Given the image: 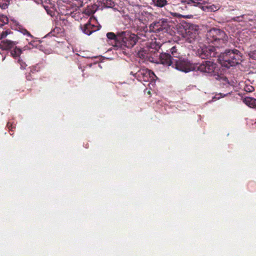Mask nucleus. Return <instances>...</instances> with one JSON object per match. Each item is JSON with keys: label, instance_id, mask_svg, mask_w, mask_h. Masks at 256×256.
Listing matches in <instances>:
<instances>
[{"label": "nucleus", "instance_id": "1", "mask_svg": "<svg viewBox=\"0 0 256 256\" xmlns=\"http://www.w3.org/2000/svg\"><path fill=\"white\" fill-rule=\"evenodd\" d=\"M160 62L166 66H172L180 71L188 72L194 70L195 64H193L187 58L179 57L174 59L170 54L160 52Z\"/></svg>", "mask_w": 256, "mask_h": 256}, {"label": "nucleus", "instance_id": "2", "mask_svg": "<svg viewBox=\"0 0 256 256\" xmlns=\"http://www.w3.org/2000/svg\"><path fill=\"white\" fill-rule=\"evenodd\" d=\"M206 41L208 44H212L218 50L224 47L228 42V36L225 32L219 28H212L208 31L206 34Z\"/></svg>", "mask_w": 256, "mask_h": 256}, {"label": "nucleus", "instance_id": "3", "mask_svg": "<svg viewBox=\"0 0 256 256\" xmlns=\"http://www.w3.org/2000/svg\"><path fill=\"white\" fill-rule=\"evenodd\" d=\"M218 57L222 65L226 68L235 66L241 62L240 52L236 49L226 50L224 52H220Z\"/></svg>", "mask_w": 256, "mask_h": 256}, {"label": "nucleus", "instance_id": "4", "mask_svg": "<svg viewBox=\"0 0 256 256\" xmlns=\"http://www.w3.org/2000/svg\"><path fill=\"white\" fill-rule=\"evenodd\" d=\"M120 40L116 44L117 50H119L125 55L128 54L124 48H131L137 42L138 36L130 32H122L120 35Z\"/></svg>", "mask_w": 256, "mask_h": 256}, {"label": "nucleus", "instance_id": "5", "mask_svg": "<svg viewBox=\"0 0 256 256\" xmlns=\"http://www.w3.org/2000/svg\"><path fill=\"white\" fill-rule=\"evenodd\" d=\"M182 6L181 8L184 10L192 12L194 6L202 8L203 10L208 12H216L219 9L218 6L214 4H206L202 6V0H180Z\"/></svg>", "mask_w": 256, "mask_h": 256}, {"label": "nucleus", "instance_id": "6", "mask_svg": "<svg viewBox=\"0 0 256 256\" xmlns=\"http://www.w3.org/2000/svg\"><path fill=\"white\" fill-rule=\"evenodd\" d=\"M194 70H198L210 76H213L216 80H219L221 78L218 74V68L217 64L210 61L206 60L201 64H195Z\"/></svg>", "mask_w": 256, "mask_h": 256}, {"label": "nucleus", "instance_id": "7", "mask_svg": "<svg viewBox=\"0 0 256 256\" xmlns=\"http://www.w3.org/2000/svg\"><path fill=\"white\" fill-rule=\"evenodd\" d=\"M130 74L134 76L140 82H150L154 80L156 76L154 72L148 68H142L140 69L138 72H131Z\"/></svg>", "mask_w": 256, "mask_h": 256}, {"label": "nucleus", "instance_id": "8", "mask_svg": "<svg viewBox=\"0 0 256 256\" xmlns=\"http://www.w3.org/2000/svg\"><path fill=\"white\" fill-rule=\"evenodd\" d=\"M218 50L212 46H205L198 50V54L200 58L203 59L218 57L220 52L218 51Z\"/></svg>", "mask_w": 256, "mask_h": 256}, {"label": "nucleus", "instance_id": "9", "mask_svg": "<svg viewBox=\"0 0 256 256\" xmlns=\"http://www.w3.org/2000/svg\"><path fill=\"white\" fill-rule=\"evenodd\" d=\"M168 26V21L166 19H162L158 22L152 23L150 26V30L154 32H158L166 30Z\"/></svg>", "mask_w": 256, "mask_h": 256}, {"label": "nucleus", "instance_id": "10", "mask_svg": "<svg viewBox=\"0 0 256 256\" xmlns=\"http://www.w3.org/2000/svg\"><path fill=\"white\" fill-rule=\"evenodd\" d=\"M94 21L95 19L94 18H90L86 24L80 25V28L84 34L90 35L96 30V26L92 23Z\"/></svg>", "mask_w": 256, "mask_h": 256}, {"label": "nucleus", "instance_id": "11", "mask_svg": "<svg viewBox=\"0 0 256 256\" xmlns=\"http://www.w3.org/2000/svg\"><path fill=\"white\" fill-rule=\"evenodd\" d=\"M231 20L234 22H256V13L255 14H244L239 16L232 18Z\"/></svg>", "mask_w": 256, "mask_h": 256}, {"label": "nucleus", "instance_id": "12", "mask_svg": "<svg viewBox=\"0 0 256 256\" xmlns=\"http://www.w3.org/2000/svg\"><path fill=\"white\" fill-rule=\"evenodd\" d=\"M16 42L11 41L8 40H4L0 42V49L3 50H8L13 48L16 46Z\"/></svg>", "mask_w": 256, "mask_h": 256}, {"label": "nucleus", "instance_id": "13", "mask_svg": "<svg viewBox=\"0 0 256 256\" xmlns=\"http://www.w3.org/2000/svg\"><path fill=\"white\" fill-rule=\"evenodd\" d=\"M186 34L188 38L194 40L198 34V26L192 25L186 30Z\"/></svg>", "mask_w": 256, "mask_h": 256}, {"label": "nucleus", "instance_id": "14", "mask_svg": "<svg viewBox=\"0 0 256 256\" xmlns=\"http://www.w3.org/2000/svg\"><path fill=\"white\" fill-rule=\"evenodd\" d=\"M120 32H118L116 34L112 32H108L106 34V37L109 40H113L114 42L115 47H116V43L118 42L120 40Z\"/></svg>", "mask_w": 256, "mask_h": 256}, {"label": "nucleus", "instance_id": "15", "mask_svg": "<svg viewBox=\"0 0 256 256\" xmlns=\"http://www.w3.org/2000/svg\"><path fill=\"white\" fill-rule=\"evenodd\" d=\"M242 102L249 107L256 108V99L250 97H246L242 100Z\"/></svg>", "mask_w": 256, "mask_h": 256}, {"label": "nucleus", "instance_id": "16", "mask_svg": "<svg viewBox=\"0 0 256 256\" xmlns=\"http://www.w3.org/2000/svg\"><path fill=\"white\" fill-rule=\"evenodd\" d=\"M153 4L154 6L158 8H168L170 4L166 0H152Z\"/></svg>", "mask_w": 256, "mask_h": 256}, {"label": "nucleus", "instance_id": "17", "mask_svg": "<svg viewBox=\"0 0 256 256\" xmlns=\"http://www.w3.org/2000/svg\"><path fill=\"white\" fill-rule=\"evenodd\" d=\"M22 52V50L20 48H18L15 46L11 50V55L14 58H19Z\"/></svg>", "mask_w": 256, "mask_h": 256}, {"label": "nucleus", "instance_id": "18", "mask_svg": "<svg viewBox=\"0 0 256 256\" xmlns=\"http://www.w3.org/2000/svg\"><path fill=\"white\" fill-rule=\"evenodd\" d=\"M8 22V18L4 15H0V27L7 24Z\"/></svg>", "mask_w": 256, "mask_h": 256}, {"label": "nucleus", "instance_id": "19", "mask_svg": "<svg viewBox=\"0 0 256 256\" xmlns=\"http://www.w3.org/2000/svg\"><path fill=\"white\" fill-rule=\"evenodd\" d=\"M170 52L174 58H178L180 57V53L178 52V49L176 46H174L170 49Z\"/></svg>", "mask_w": 256, "mask_h": 256}, {"label": "nucleus", "instance_id": "20", "mask_svg": "<svg viewBox=\"0 0 256 256\" xmlns=\"http://www.w3.org/2000/svg\"><path fill=\"white\" fill-rule=\"evenodd\" d=\"M104 5L106 8H110L114 6V3L112 0H106L105 2H104Z\"/></svg>", "mask_w": 256, "mask_h": 256}, {"label": "nucleus", "instance_id": "21", "mask_svg": "<svg viewBox=\"0 0 256 256\" xmlns=\"http://www.w3.org/2000/svg\"><path fill=\"white\" fill-rule=\"evenodd\" d=\"M170 14L171 16H172L174 17H176V18H180V17H183V18H190L188 16H182L181 14H178V13H176V12H168V14H166V16H168V14Z\"/></svg>", "mask_w": 256, "mask_h": 256}, {"label": "nucleus", "instance_id": "22", "mask_svg": "<svg viewBox=\"0 0 256 256\" xmlns=\"http://www.w3.org/2000/svg\"><path fill=\"white\" fill-rule=\"evenodd\" d=\"M244 90L246 92H252L253 91H254V88L252 86H248V85H246L244 88Z\"/></svg>", "mask_w": 256, "mask_h": 256}, {"label": "nucleus", "instance_id": "23", "mask_svg": "<svg viewBox=\"0 0 256 256\" xmlns=\"http://www.w3.org/2000/svg\"><path fill=\"white\" fill-rule=\"evenodd\" d=\"M18 62L20 64L21 69L24 70L26 68L27 65L24 62H23L22 60L18 59Z\"/></svg>", "mask_w": 256, "mask_h": 256}, {"label": "nucleus", "instance_id": "24", "mask_svg": "<svg viewBox=\"0 0 256 256\" xmlns=\"http://www.w3.org/2000/svg\"><path fill=\"white\" fill-rule=\"evenodd\" d=\"M10 32L8 30L2 31L0 34V39L6 38Z\"/></svg>", "mask_w": 256, "mask_h": 256}, {"label": "nucleus", "instance_id": "25", "mask_svg": "<svg viewBox=\"0 0 256 256\" xmlns=\"http://www.w3.org/2000/svg\"><path fill=\"white\" fill-rule=\"evenodd\" d=\"M10 0H0L2 1V4H6V6L9 3Z\"/></svg>", "mask_w": 256, "mask_h": 256}, {"label": "nucleus", "instance_id": "26", "mask_svg": "<svg viewBox=\"0 0 256 256\" xmlns=\"http://www.w3.org/2000/svg\"><path fill=\"white\" fill-rule=\"evenodd\" d=\"M56 29H58L57 32H58V34L60 33H61L62 32V28H56V29L54 30V32L56 30Z\"/></svg>", "mask_w": 256, "mask_h": 256}, {"label": "nucleus", "instance_id": "27", "mask_svg": "<svg viewBox=\"0 0 256 256\" xmlns=\"http://www.w3.org/2000/svg\"><path fill=\"white\" fill-rule=\"evenodd\" d=\"M7 127L8 128L9 130H12V124H10V122H8L7 124Z\"/></svg>", "mask_w": 256, "mask_h": 256}, {"label": "nucleus", "instance_id": "28", "mask_svg": "<svg viewBox=\"0 0 256 256\" xmlns=\"http://www.w3.org/2000/svg\"><path fill=\"white\" fill-rule=\"evenodd\" d=\"M162 46H160V45H156L154 47V48L156 49V50L157 51H158L159 50L160 48V47Z\"/></svg>", "mask_w": 256, "mask_h": 256}, {"label": "nucleus", "instance_id": "29", "mask_svg": "<svg viewBox=\"0 0 256 256\" xmlns=\"http://www.w3.org/2000/svg\"><path fill=\"white\" fill-rule=\"evenodd\" d=\"M84 12L85 14H92L93 12H91L90 13L88 11V8H86L85 10H84Z\"/></svg>", "mask_w": 256, "mask_h": 256}, {"label": "nucleus", "instance_id": "30", "mask_svg": "<svg viewBox=\"0 0 256 256\" xmlns=\"http://www.w3.org/2000/svg\"><path fill=\"white\" fill-rule=\"evenodd\" d=\"M25 32H26V34L28 36H31L30 33L27 31L26 30H25Z\"/></svg>", "mask_w": 256, "mask_h": 256}, {"label": "nucleus", "instance_id": "31", "mask_svg": "<svg viewBox=\"0 0 256 256\" xmlns=\"http://www.w3.org/2000/svg\"><path fill=\"white\" fill-rule=\"evenodd\" d=\"M138 54L139 55L140 57H141V56L143 57V55H142V54H141L140 52H139Z\"/></svg>", "mask_w": 256, "mask_h": 256}]
</instances>
